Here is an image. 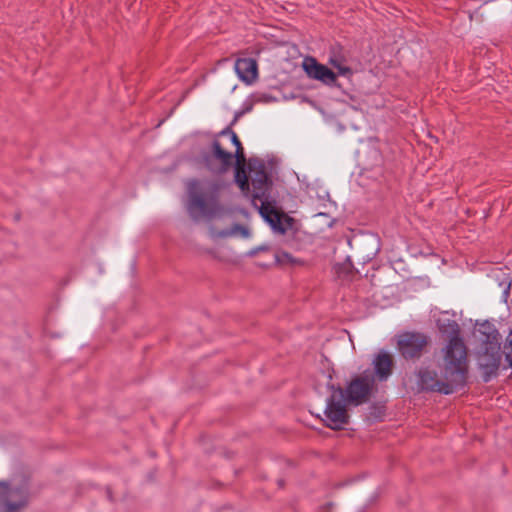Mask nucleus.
<instances>
[{
    "label": "nucleus",
    "instance_id": "1",
    "mask_svg": "<svg viewBox=\"0 0 512 512\" xmlns=\"http://www.w3.org/2000/svg\"><path fill=\"white\" fill-rule=\"evenodd\" d=\"M248 182L251 181L253 191L252 204L259 210L260 215L269 223L271 228L280 234H284L292 227L293 219L278 210L277 204L270 198L272 182L269 179L265 165L258 160L250 161L248 165ZM250 189V187L248 186ZM244 194V192H242ZM250 190L245 193L248 195Z\"/></svg>",
    "mask_w": 512,
    "mask_h": 512
},
{
    "label": "nucleus",
    "instance_id": "2",
    "mask_svg": "<svg viewBox=\"0 0 512 512\" xmlns=\"http://www.w3.org/2000/svg\"><path fill=\"white\" fill-rule=\"evenodd\" d=\"M449 327L451 335L448 343L442 349L443 364L441 368L445 371L446 377L461 389L468 380V351L460 337L459 325L452 321L449 323Z\"/></svg>",
    "mask_w": 512,
    "mask_h": 512
},
{
    "label": "nucleus",
    "instance_id": "3",
    "mask_svg": "<svg viewBox=\"0 0 512 512\" xmlns=\"http://www.w3.org/2000/svg\"><path fill=\"white\" fill-rule=\"evenodd\" d=\"M474 337L479 343L478 362L487 373L495 372L501 361V336L489 321L477 324Z\"/></svg>",
    "mask_w": 512,
    "mask_h": 512
},
{
    "label": "nucleus",
    "instance_id": "4",
    "mask_svg": "<svg viewBox=\"0 0 512 512\" xmlns=\"http://www.w3.org/2000/svg\"><path fill=\"white\" fill-rule=\"evenodd\" d=\"M189 195L188 212L194 219L201 216L212 218L222 212L218 199L215 195L206 199L199 193L200 182L198 180H191L187 184Z\"/></svg>",
    "mask_w": 512,
    "mask_h": 512
},
{
    "label": "nucleus",
    "instance_id": "5",
    "mask_svg": "<svg viewBox=\"0 0 512 512\" xmlns=\"http://www.w3.org/2000/svg\"><path fill=\"white\" fill-rule=\"evenodd\" d=\"M331 394L327 399L325 417L327 427L338 430L348 423L349 414L347 407L351 405L345 399L344 389L328 384Z\"/></svg>",
    "mask_w": 512,
    "mask_h": 512
},
{
    "label": "nucleus",
    "instance_id": "6",
    "mask_svg": "<svg viewBox=\"0 0 512 512\" xmlns=\"http://www.w3.org/2000/svg\"><path fill=\"white\" fill-rule=\"evenodd\" d=\"M430 337L422 332H403L396 336V347L406 360L419 359L427 350Z\"/></svg>",
    "mask_w": 512,
    "mask_h": 512
},
{
    "label": "nucleus",
    "instance_id": "7",
    "mask_svg": "<svg viewBox=\"0 0 512 512\" xmlns=\"http://www.w3.org/2000/svg\"><path fill=\"white\" fill-rule=\"evenodd\" d=\"M375 385V376L370 371H365L361 375L353 378L346 389H344L345 399L354 406H359L367 402Z\"/></svg>",
    "mask_w": 512,
    "mask_h": 512
},
{
    "label": "nucleus",
    "instance_id": "8",
    "mask_svg": "<svg viewBox=\"0 0 512 512\" xmlns=\"http://www.w3.org/2000/svg\"><path fill=\"white\" fill-rule=\"evenodd\" d=\"M235 159L234 154L228 152L219 140H214L211 151L202 155L204 166L214 174H222L229 170Z\"/></svg>",
    "mask_w": 512,
    "mask_h": 512
},
{
    "label": "nucleus",
    "instance_id": "9",
    "mask_svg": "<svg viewBox=\"0 0 512 512\" xmlns=\"http://www.w3.org/2000/svg\"><path fill=\"white\" fill-rule=\"evenodd\" d=\"M419 384L422 389L449 395L460 388L446 377L445 371L441 368V378L434 370L428 368L420 369L418 372Z\"/></svg>",
    "mask_w": 512,
    "mask_h": 512
},
{
    "label": "nucleus",
    "instance_id": "10",
    "mask_svg": "<svg viewBox=\"0 0 512 512\" xmlns=\"http://www.w3.org/2000/svg\"><path fill=\"white\" fill-rule=\"evenodd\" d=\"M0 502L5 504L3 512H18L27 505L28 487H9L5 482H0Z\"/></svg>",
    "mask_w": 512,
    "mask_h": 512
},
{
    "label": "nucleus",
    "instance_id": "11",
    "mask_svg": "<svg viewBox=\"0 0 512 512\" xmlns=\"http://www.w3.org/2000/svg\"><path fill=\"white\" fill-rule=\"evenodd\" d=\"M220 136H229L232 144L235 146V182L244 193L249 191L247 173L245 171L246 158L243 146L237 134L229 128L221 131Z\"/></svg>",
    "mask_w": 512,
    "mask_h": 512
},
{
    "label": "nucleus",
    "instance_id": "12",
    "mask_svg": "<svg viewBox=\"0 0 512 512\" xmlns=\"http://www.w3.org/2000/svg\"><path fill=\"white\" fill-rule=\"evenodd\" d=\"M302 67L310 79L327 86H335L337 83V74L326 65L319 63L314 57H306L303 60Z\"/></svg>",
    "mask_w": 512,
    "mask_h": 512
},
{
    "label": "nucleus",
    "instance_id": "13",
    "mask_svg": "<svg viewBox=\"0 0 512 512\" xmlns=\"http://www.w3.org/2000/svg\"><path fill=\"white\" fill-rule=\"evenodd\" d=\"M238 77L247 84H252L258 77V65L252 58H240L235 62Z\"/></svg>",
    "mask_w": 512,
    "mask_h": 512
},
{
    "label": "nucleus",
    "instance_id": "14",
    "mask_svg": "<svg viewBox=\"0 0 512 512\" xmlns=\"http://www.w3.org/2000/svg\"><path fill=\"white\" fill-rule=\"evenodd\" d=\"M374 370L380 381H385L392 373L393 358L386 351H381L373 360Z\"/></svg>",
    "mask_w": 512,
    "mask_h": 512
},
{
    "label": "nucleus",
    "instance_id": "15",
    "mask_svg": "<svg viewBox=\"0 0 512 512\" xmlns=\"http://www.w3.org/2000/svg\"><path fill=\"white\" fill-rule=\"evenodd\" d=\"M329 64L337 69V71H338L337 75H340V76H351L352 75V69L346 64L345 58L336 53H333L329 57Z\"/></svg>",
    "mask_w": 512,
    "mask_h": 512
},
{
    "label": "nucleus",
    "instance_id": "16",
    "mask_svg": "<svg viewBox=\"0 0 512 512\" xmlns=\"http://www.w3.org/2000/svg\"><path fill=\"white\" fill-rule=\"evenodd\" d=\"M275 259L281 265L302 266L304 264L303 260L294 258L290 253L284 251L277 252Z\"/></svg>",
    "mask_w": 512,
    "mask_h": 512
},
{
    "label": "nucleus",
    "instance_id": "17",
    "mask_svg": "<svg viewBox=\"0 0 512 512\" xmlns=\"http://www.w3.org/2000/svg\"><path fill=\"white\" fill-rule=\"evenodd\" d=\"M500 287H503V299L507 303L509 295H510V288L512 286V279L510 277H507L503 282L499 283Z\"/></svg>",
    "mask_w": 512,
    "mask_h": 512
},
{
    "label": "nucleus",
    "instance_id": "18",
    "mask_svg": "<svg viewBox=\"0 0 512 512\" xmlns=\"http://www.w3.org/2000/svg\"><path fill=\"white\" fill-rule=\"evenodd\" d=\"M506 361L512 367V356L510 354H506Z\"/></svg>",
    "mask_w": 512,
    "mask_h": 512
},
{
    "label": "nucleus",
    "instance_id": "19",
    "mask_svg": "<svg viewBox=\"0 0 512 512\" xmlns=\"http://www.w3.org/2000/svg\"><path fill=\"white\" fill-rule=\"evenodd\" d=\"M497 272H498V270H494V271H493V275H494V277H496V278H498V274H497Z\"/></svg>",
    "mask_w": 512,
    "mask_h": 512
},
{
    "label": "nucleus",
    "instance_id": "20",
    "mask_svg": "<svg viewBox=\"0 0 512 512\" xmlns=\"http://www.w3.org/2000/svg\"><path fill=\"white\" fill-rule=\"evenodd\" d=\"M243 234L248 235V231L246 228H243Z\"/></svg>",
    "mask_w": 512,
    "mask_h": 512
}]
</instances>
